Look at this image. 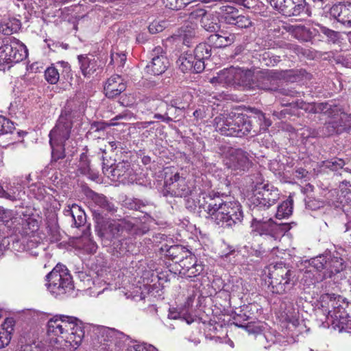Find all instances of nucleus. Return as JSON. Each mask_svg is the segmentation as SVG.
Returning a JSON list of instances; mask_svg holds the SVG:
<instances>
[{"mask_svg":"<svg viewBox=\"0 0 351 351\" xmlns=\"http://www.w3.org/2000/svg\"><path fill=\"white\" fill-rule=\"evenodd\" d=\"M162 250L166 251V255L171 261L175 263H179L180 266L184 263V261L193 255L185 247L180 245H171L167 249L162 247Z\"/></svg>","mask_w":351,"mask_h":351,"instance_id":"nucleus-24","label":"nucleus"},{"mask_svg":"<svg viewBox=\"0 0 351 351\" xmlns=\"http://www.w3.org/2000/svg\"><path fill=\"white\" fill-rule=\"evenodd\" d=\"M281 47L289 50L290 51L294 53L295 54L299 56L300 53H303L302 48L297 45H294L292 43H285L281 45Z\"/></svg>","mask_w":351,"mask_h":351,"instance_id":"nucleus-56","label":"nucleus"},{"mask_svg":"<svg viewBox=\"0 0 351 351\" xmlns=\"http://www.w3.org/2000/svg\"><path fill=\"white\" fill-rule=\"evenodd\" d=\"M221 20L226 24L233 25L239 15V10L232 6L220 8Z\"/></svg>","mask_w":351,"mask_h":351,"instance_id":"nucleus-33","label":"nucleus"},{"mask_svg":"<svg viewBox=\"0 0 351 351\" xmlns=\"http://www.w3.org/2000/svg\"><path fill=\"white\" fill-rule=\"evenodd\" d=\"M268 277L269 288L273 293L284 294L295 284L294 271L282 263L270 267Z\"/></svg>","mask_w":351,"mask_h":351,"instance_id":"nucleus-6","label":"nucleus"},{"mask_svg":"<svg viewBox=\"0 0 351 351\" xmlns=\"http://www.w3.org/2000/svg\"><path fill=\"white\" fill-rule=\"evenodd\" d=\"M343 239L346 242L351 243V222L346 224V229L343 234Z\"/></svg>","mask_w":351,"mask_h":351,"instance_id":"nucleus-64","label":"nucleus"},{"mask_svg":"<svg viewBox=\"0 0 351 351\" xmlns=\"http://www.w3.org/2000/svg\"><path fill=\"white\" fill-rule=\"evenodd\" d=\"M330 14L342 24L351 25V2L333 5L330 9Z\"/></svg>","mask_w":351,"mask_h":351,"instance_id":"nucleus-21","label":"nucleus"},{"mask_svg":"<svg viewBox=\"0 0 351 351\" xmlns=\"http://www.w3.org/2000/svg\"><path fill=\"white\" fill-rule=\"evenodd\" d=\"M233 25L239 28H247L252 25V22L248 17L239 14Z\"/></svg>","mask_w":351,"mask_h":351,"instance_id":"nucleus-50","label":"nucleus"},{"mask_svg":"<svg viewBox=\"0 0 351 351\" xmlns=\"http://www.w3.org/2000/svg\"><path fill=\"white\" fill-rule=\"evenodd\" d=\"M284 313L286 315V319L290 322H292L293 325H296L298 322L297 318V312L293 308V304L289 303V306L285 308Z\"/></svg>","mask_w":351,"mask_h":351,"instance_id":"nucleus-48","label":"nucleus"},{"mask_svg":"<svg viewBox=\"0 0 351 351\" xmlns=\"http://www.w3.org/2000/svg\"><path fill=\"white\" fill-rule=\"evenodd\" d=\"M179 68L183 73L192 72L199 73L205 69L206 64L197 59L195 54L186 53L182 55L179 59Z\"/></svg>","mask_w":351,"mask_h":351,"instance_id":"nucleus-18","label":"nucleus"},{"mask_svg":"<svg viewBox=\"0 0 351 351\" xmlns=\"http://www.w3.org/2000/svg\"><path fill=\"white\" fill-rule=\"evenodd\" d=\"M280 198L278 189L270 184H257L254 191L251 202L256 207L267 209L275 204Z\"/></svg>","mask_w":351,"mask_h":351,"instance_id":"nucleus-9","label":"nucleus"},{"mask_svg":"<svg viewBox=\"0 0 351 351\" xmlns=\"http://www.w3.org/2000/svg\"><path fill=\"white\" fill-rule=\"evenodd\" d=\"M295 106L306 111L313 112L314 113L321 112L328 115L332 114L330 112V110H332V105L328 103H320L316 105H312L311 104H306L302 100H297L295 101Z\"/></svg>","mask_w":351,"mask_h":351,"instance_id":"nucleus-28","label":"nucleus"},{"mask_svg":"<svg viewBox=\"0 0 351 351\" xmlns=\"http://www.w3.org/2000/svg\"><path fill=\"white\" fill-rule=\"evenodd\" d=\"M239 328H245L249 333H256L258 332V328L255 327L254 325L251 324H247L246 325L239 324L238 323L235 324Z\"/></svg>","mask_w":351,"mask_h":351,"instance_id":"nucleus-62","label":"nucleus"},{"mask_svg":"<svg viewBox=\"0 0 351 351\" xmlns=\"http://www.w3.org/2000/svg\"><path fill=\"white\" fill-rule=\"evenodd\" d=\"M77 322L76 317L64 315H56L48 321L47 334L51 337L52 351H66L79 346L84 331Z\"/></svg>","mask_w":351,"mask_h":351,"instance_id":"nucleus-2","label":"nucleus"},{"mask_svg":"<svg viewBox=\"0 0 351 351\" xmlns=\"http://www.w3.org/2000/svg\"><path fill=\"white\" fill-rule=\"evenodd\" d=\"M5 198L12 202L21 199V191L18 189L5 190Z\"/></svg>","mask_w":351,"mask_h":351,"instance_id":"nucleus-51","label":"nucleus"},{"mask_svg":"<svg viewBox=\"0 0 351 351\" xmlns=\"http://www.w3.org/2000/svg\"><path fill=\"white\" fill-rule=\"evenodd\" d=\"M348 256V254H340L336 252V254H327L326 271L330 276L332 274L339 273L345 268L344 261L342 256Z\"/></svg>","mask_w":351,"mask_h":351,"instance_id":"nucleus-26","label":"nucleus"},{"mask_svg":"<svg viewBox=\"0 0 351 351\" xmlns=\"http://www.w3.org/2000/svg\"><path fill=\"white\" fill-rule=\"evenodd\" d=\"M127 351H151V350L143 344H133L128 347Z\"/></svg>","mask_w":351,"mask_h":351,"instance_id":"nucleus-61","label":"nucleus"},{"mask_svg":"<svg viewBox=\"0 0 351 351\" xmlns=\"http://www.w3.org/2000/svg\"><path fill=\"white\" fill-rule=\"evenodd\" d=\"M219 34L220 43L222 44L221 48L231 45L236 40V36L234 34L221 32Z\"/></svg>","mask_w":351,"mask_h":351,"instance_id":"nucleus-45","label":"nucleus"},{"mask_svg":"<svg viewBox=\"0 0 351 351\" xmlns=\"http://www.w3.org/2000/svg\"><path fill=\"white\" fill-rule=\"evenodd\" d=\"M154 105L153 112H155L154 117L160 119L165 123H169L173 121V119L169 115L171 114L170 111L173 108H180L177 106V102L175 100L171 101L170 104H169L162 99H156Z\"/></svg>","mask_w":351,"mask_h":351,"instance_id":"nucleus-20","label":"nucleus"},{"mask_svg":"<svg viewBox=\"0 0 351 351\" xmlns=\"http://www.w3.org/2000/svg\"><path fill=\"white\" fill-rule=\"evenodd\" d=\"M243 75V71L241 69L230 67L218 72L217 76L210 80V82L230 86L235 83H239Z\"/></svg>","mask_w":351,"mask_h":351,"instance_id":"nucleus-17","label":"nucleus"},{"mask_svg":"<svg viewBox=\"0 0 351 351\" xmlns=\"http://www.w3.org/2000/svg\"><path fill=\"white\" fill-rule=\"evenodd\" d=\"M47 286L53 295H62L73 289L71 276L68 269L62 265H57L46 276Z\"/></svg>","mask_w":351,"mask_h":351,"instance_id":"nucleus-8","label":"nucleus"},{"mask_svg":"<svg viewBox=\"0 0 351 351\" xmlns=\"http://www.w3.org/2000/svg\"><path fill=\"white\" fill-rule=\"evenodd\" d=\"M45 79L51 84H56L60 79L59 69L52 64L45 71Z\"/></svg>","mask_w":351,"mask_h":351,"instance_id":"nucleus-41","label":"nucleus"},{"mask_svg":"<svg viewBox=\"0 0 351 351\" xmlns=\"http://www.w3.org/2000/svg\"><path fill=\"white\" fill-rule=\"evenodd\" d=\"M346 165L345 161L343 159L335 158L330 160H326L323 162V167L328 168L332 171H337Z\"/></svg>","mask_w":351,"mask_h":351,"instance_id":"nucleus-43","label":"nucleus"},{"mask_svg":"<svg viewBox=\"0 0 351 351\" xmlns=\"http://www.w3.org/2000/svg\"><path fill=\"white\" fill-rule=\"evenodd\" d=\"M288 32L293 33L295 35V37L298 38V33H305L307 32V29L303 25H289L287 27Z\"/></svg>","mask_w":351,"mask_h":351,"instance_id":"nucleus-58","label":"nucleus"},{"mask_svg":"<svg viewBox=\"0 0 351 351\" xmlns=\"http://www.w3.org/2000/svg\"><path fill=\"white\" fill-rule=\"evenodd\" d=\"M122 117H123L121 115H117L113 119H112L111 122L109 123H106L103 121H94L90 124L88 134L95 138H100L101 136H104L106 134L105 130L106 128L116 125L117 123L114 122V120H118Z\"/></svg>","mask_w":351,"mask_h":351,"instance_id":"nucleus-29","label":"nucleus"},{"mask_svg":"<svg viewBox=\"0 0 351 351\" xmlns=\"http://www.w3.org/2000/svg\"><path fill=\"white\" fill-rule=\"evenodd\" d=\"M126 88L123 80L119 75H114L108 79L105 86L104 92L108 98H114L120 95Z\"/></svg>","mask_w":351,"mask_h":351,"instance_id":"nucleus-23","label":"nucleus"},{"mask_svg":"<svg viewBox=\"0 0 351 351\" xmlns=\"http://www.w3.org/2000/svg\"><path fill=\"white\" fill-rule=\"evenodd\" d=\"M198 206L204 209L212 221L223 228L240 225L243 220L239 202L228 200L226 196L218 192L202 193L198 199Z\"/></svg>","mask_w":351,"mask_h":351,"instance_id":"nucleus-1","label":"nucleus"},{"mask_svg":"<svg viewBox=\"0 0 351 351\" xmlns=\"http://www.w3.org/2000/svg\"><path fill=\"white\" fill-rule=\"evenodd\" d=\"M12 330V321L7 319L0 327V348H3L9 344Z\"/></svg>","mask_w":351,"mask_h":351,"instance_id":"nucleus-32","label":"nucleus"},{"mask_svg":"<svg viewBox=\"0 0 351 351\" xmlns=\"http://www.w3.org/2000/svg\"><path fill=\"white\" fill-rule=\"evenodd\" d=\"M83 75L89 77L100 66L99 61L93 56L80 55L77 57Z\"/></svg>","mask_w":351,"mask_h":351,"instance_id":"nucleus-25","label":"nucleus"},{"mask_svg":"<svg viewBox=\"0 0 351 351\" xmlns=\"http://www.w3.org/2000/svg\"><path fill=\"white\" fill-rule=\"evenodd\" d=\"M82 248L88 254H94L96 252L97 245L91 239L88 237H84L82 239Z\"/></svg>","mask_w":351,"mask_h":351,"instance_id":"nucleus-46","label":"nucleus"},{"mask_svg":"<svg viewBox=\"0 0 351 351\" xmlns=\"http://www.w3.org/2000/svg\"><path fill=\"white\" fill-rule=\"evenodd\" d=\"M166 7L171 10H180L184 7L189 2L185 0H163Z\"/></svg>","mask_w":351,"mask_h":351,"instance_id":"nucleus-49","label":"nucleus"},{"mask_svg":"<svg viewBox=\"0 0 351 351\" xmlns=\"http://www.w3.org/2000/svg\"><path fill=\"white\" fill-rule=\"evenodd\" d=\"M101 227L104 230L102 234H109L112 238L119 237L123 232L122 226H121L119 220L108 221L105 226H103L101 224Z\"/></svg>","mask_w":351,"mask_h":351,"instance_id":"nucleus-34","label":"nucleus"},{"mask_svg":"<svg viewBox=\"0 0 351 351\" xmlns=\"http://www.w3.org/2000/svg\"><path fill=\"white\" fill-rule=\"evenodd\" d=\"M0 119L1 120L0 134H12L15 130L14 123L3 116Z\"/></svg>","mask_w":351,"mask_h":351,"instance_id":"nucleus-47","label":"nucleus"},{"mask_svg":"<svg viewBox=\"0 0 351 351\" xmlns=\"http://www.w3.org/2000/svg\"><path fill=\"white\" fill-rule=\"evenodd\" d=\"M293 200L290 197L278 206L276 217L278 219L289 217L293 212Z\"/></svg>","mask_w":351,"mask_h":351,"instance_id":"nucleus-38","label":"nucleus"},{"mask_svg":"<svg viewBox=\"0 0 351 351\" xmlns=\"http://www.w3.org/2000/svg\"><path fill=\"white\" fill-rule=\"evenodd\" d=\"M130 169V164L128 161H121L114 165H108L103 162V173L113 181H117L120 178L128 176Z\"/></svg>","mask_w":351,"mask_h":351,"instance_id":"nucleus-19","label":"nucleus"},{"mask_svg":"<svg viewBox=\"0 0 351 351\" xmlns=\"http://www.w3.org/2000/svg\"><path fill=\"white\" fill-rule=\"evenodd\" d=\"M52 149L51 158L52 160L57 161L59 159L65 157L64 144H53L50 145Z\"/></svg>","mask_w":351,"mask_h":351,"instance_id":"nucleus-44","label":"nucleus"},{"mask_svg":"<svg viewBox=\"0 0 351 351\" xmlns=\"http://www.w3.org/2000/svg\"><path fill=\"white\" fill-rule=\"evenodd\" d=\"M201 25L204 29L210 32H215L220 27L217 18L213 14L208 12L204 17L202 18Z\"/></svg>","mask_w":351,"mask_h":351,"instance_id":"nucleus-35","label":"nucleus"},{"mask_svg":"<svg viewBox=\"0 0 351 351\" xmlns=\"http://www.w3.org/2000/svg\"><path fill=\"white\" fill-rule=\"evenodd\" d=\"M122 230L132 234H138V220L136 219H119Z\"/></svg>","mask_w":351,"mask_h":351,"instance_id":"nucleus-42","label":"nucleus"},{"mask_svg":"<svg viewBox=\"0 0 351 351\" xmlns=\"http://www.w3.org/2000/svg\"><path fill=\"white\" fill-rule=\"evenodd\" d=\"M320 305L328 320L340 332L351 329V303L340 295L324 293L320 296Z\"/></svg>","mask_w":351,"mask_h":351,"instance_id":"nucleus-4","label":"nucleus"},{"mask_svg":"<svg viewBox=\"0 0 351 351\" xmlns=\"http://www.w3.org/2000/svg\"><path fill=\"white\" fill-rule=\"evenodd\" d=\"M71 212V218L73 225L76 228L84 226L86 221V216L82 208L77 204H73Z\"/></svg>","mask_w":351,"mask_h":351,"instance_id":"nucleus-36","label":"nucleus"},{"mask_svg":"<svg viewBox=\"0 0 351 351\" xmlns=\"http://www.w3.org/2000/svg\"><path fill=\"white\" fill-rule=\"evenodd\" d=\"M39 245L40 243L36 239H29L26 242L25 248L33 255L37 256L39 252L36 250V248Z\"/></svg>","mask_w":351,"mask_h":351,"instance_id":"nucleus-54","label":"nucleus"},{"mask_svg":"<svg viewBox=\"0 0 351 351\" xmlns=\"http://www.w3.org/2000/svg\"><path fill=\"white\" fill-rule=\"evenodd\" d=\"M332 113L330 116H335L336 114H338L339 113V119L338 121L335 120L338 125H346L345 131L350 128V122L351 121V115L348 114L345 112H341V109L337 106H332V110H330Z\"/></svg>","mask_w":351,"mask_h":351,"instance_id":"nucleus-40","label":"nucleus"},{"mask_svg":"<svg viewBox=\"0 0 351 351\" xmlns=\"http://www.w3.org/2000/svg\"><path fill=\"white\" fill-rule=\"evenodd\" d=\"M280 95H285V96H289L292 97H299L300 96L301 93L300 92L296 91L294 89L289 88H278L277 90Z\"/></svg>","mask_w":351,"mask_h":351,"instance_id":"nucleus-59","label":"nucleus"},{"mask_svg":"<svg viewBox=\"0 0 351 351\" xmlns=\"http://www.w3.org/2000/svg\"><path fill=\"white\" fill-rule=\"evenodd\" d=\"M79 167L82 173L86 174L89 172V162L86 156L84 154L81 156Z\"/></svg>","mask_w":351,"mask_h":351,"instance_id":"nucleus-57","label":"nucleus"},{"mask_svg":"<svg viewBox=\"0 0 351 351\" xmlns=\"http://www.w3.org/2000/svg\"><path fill=\"white\" fill-rule=\"evenodd\" d=\"M327 261V254L318 256L312 258L311 260L310 269L306 270L304 278H311V274L314 270L317 271L325 270L326 271Z\"/></svg>","mask_w":351,"mask_h":351,"instance_id":"nucleus-31","label":"nucleus"},{"mask_svg":"<svg viewBox=\"0 0 351 351\" xmlns=\"http://www.w3.org/2000/svg\"><path fill=\"white\" fill-rule=\"evenodd\" d=\"M308 171L302 168V167H300V168H298L296 169H295L294 172H293V175L295 176V177L298 179H302V178H304L307 176L308 175Z\"/></svg>","mask_w":351,"mask_h":351,"instance_id":"nucleus-63","label":"nucleus"},{"mask_svg":"<svg viewBox=\"0 0 351 351\" xmlns=\"http://www.w3.org/2000/svg\"><path fill=\"white\" fill-rule=\"evenodd\" d=\"M211 46L206 43H199L194 50V54L199 60L205 63V60L211 56Z\"/></svg>","mask_w":351,"mask_h":351,"instance_id":"nucleus-39","label":"nucleus"},{"mask_svg":"<svg viewBox=\"0 0 351 351\" xmlns=\"http://www.w3.org/2000/svg\"><path fill=\"white\" fill-rule=\"evenodd\" d=\"M346 125H338L335 120L326 123L322 128L320 132H315L313 136H326L332 135L335 133L339 134L345 131Z\"/></svg>","mask_w":351,"mask_h":351,"instance_id":"nucleus-30","label":"nucleus"},{"mask_svg":"<svg viewBox=\"0 0 351 351\" xmlns=\"http://www.w3.org/2000/svg\"><path fill=\"white\" fill-rule=\"evenodd\" d=\"M255 116L248 117L243 113H223L217 116L213 121L216 131L221 134L230 136L242 137L243 136L257 134L254 128V119H258L265 129L271 125V122L265 117L261 111L254 109Z\"/></svg>","mask_w":351,"mask_h":351,"instance_id":"nucleus-3","label":"nucleus"},{"mask_svg":"<svg viewBox=\"0 0 351 351\" xmlns=\"http://www.w3.org/2000/svg\"><path fill=\"white\" fill-rule=\"evenodd\" d=\"M165 21H154L148 27L149 32L152 34L160 32L165 29Z\"/></svg>","mask_w":351,"mask_h":351,"instance_id":"nucleus-52","label":"nucleus"},{"mask_svg":"<svg viewBox=\"0 0 351 351\" xmlns=\"http://www.w3.org/2000/svg\"><path fill=\"white\" fill-rule=\"evenodd\" d=\"M207 14V12L202 8H196L191 12L189 14V17L191 20H200V23L202 22V19L204 16Z\"/></svg>","mask_w":351,"mask_h":351,"instance_id":"nucleus-55","label":"nucleus"},{"mask_svg":"<svg viewBox=\"0 0 351 351\" xmlns=\"http://www.w3.org/2000/svg\"><path fill=\"white\" fill-rule=\"evenodd\" d=\"M252 230L260 235H269L274 239L278 238L289 230L287 223H278L271 218L268 220H258L254 218L251 223Z\"/></svg>","mask_w":351,"mask_h":351,"instance_id":"nucleus-11","label":"nucleus"},{"mask_svg":"<svg viewBox=\"0 0 351 351\" xmlns=\"http://www.w3.org/2000/svg\"><path fill=\"white\" fill-rule=\"evenodd\" d=\"M27 49L14 37L0 40V66L17 63L27 57Z\"/></svg>","mask_w":351,"mask_h":351,"instance_id":"nucleus-7","label":"nucleus"},{"mask_svg":"<svg viewBox=\"0 0 351 351\" xmlns=\"http://www.w3.org/2000/svg\"><path fill=\"white\" fill-rule=\"evenodd\" d=\"M287 73L274 70L261 71L256 77V86L264 90L276 91L278 80L285 77Z\"/></svg>","mask_w":351,"mask_h":351,"instance_id":"nucleus-14","label":"nucleus"},{"mask_svg":"<svg viewBox=\"0 0 351 351\" xmlns=\"http://www.w3.org/2000/svg\"><path fill=\"white\" fill-rule=\"evenodd\" d=\"M165 197H186L192 193V188L189 185L186 178L176 173L169 178H166L162 191Z\"/></svg>","mask_w":351,"mask_h":351,"instance_id":"nucleus-10","label":"nucleus"},{"mask_svg":"<svg viewBox=\"0 0 351 351\" xmlns=\"http://www.w3.org/2000/svg\"><path fill=\"white\" fill-rule=\"evenodd\" d=\"M80 118L78 111L65 108L49 134L50 145L64 143L70 137L73 123L80 121Z\"/></svg>","mask_w":351,"mask_h":351,"instance_id":"nucleus-5","label":"nucleus"},{"mask_svg":"<svg viewBox=\"0 0 351 351\" xmlns=\"http://www.w3.org/2000/svg\"><path fill=\"white\" fill-rule=\"evenodd\" d=\"M152 61L145 67L148 74L159 75L163 73L169 66V60L165 52L160 46L156 47L152 51Z\"/></svg>","mask_w":351,"mask_h":351,"instance_id":"nucleus-15","label":"nucleus"},{"mask_svg":"<svg viewBox=\"0 0 351 351\" xmlns=\"http://www.w3.org/2000/svg\"><path fill=\"white\" fill-rule=\"evenodd\" d=\"M208 40L210 44L213 45L216 48H221V43L219 40V34H211L208 38Z\"/></svg>","mask_w":351,"mask_h":351,"instance_id":"nucleus-60","label":"nucleus"},{"mask_svg":"<svg viewBox=\"0 0 351 351\" xmlns=\"http://www.w3.org/2000/svg\"><path fill=\"white\" fill-rule=\"evenodd\" d=\"M92 203L94 204L93 213L96 217V222L98 225L101 224L103 218L100 217V212H107L113 213L116 212L117 208L114 204L110 202L104 195L98 194L93 191L87 193Z\"/></svg>","mask_w":351,"mask_h":351,"instance_id":"nucleus-16","label":"nucleus"},{"mask_svg":"<svg viewBox=\"0 0 351 351\" xmlns=\"http://www.w3.org/2000/svg\"><path fill=\"white\" fill-rule=\"evenodd\" d=\"M271 6L286 16H300L306 10V0H270Z\"/></svg>","mask_w":351,"mask_h":351,"instance_id":"nucleus-12","label":"nucleus"},{"mask_svg":"<svg viewBox=\"0 0 351 351\" xmlns=\"http://www.w3.org/2000/svg\"><path fill=\"white\" fill-rule=\"evenodd\" d=\"M101 335L104 341V345L105 346V348L110 347L112 344L121 348L128 339V336L114 329H104L101 332Z\"/></svg>","mask_w":351,"mask_h":351,"instance_id":"nucleus-22","label":"nucleus"},{"mask_svg":"<svg viewBox=\"0 0 351 351\" xmlns=\"http://www.w3.org/2000/svg\"><path fill=\"white\" fill-rule=\"evenodd\" d=\"M126 60V56L124 53H112L111 54V62L117 64L119 67H123Z\"/></svg>","mask_w":351,"mask_h":351,"instance_id":"nucleus-53","label":"nucleus"},{"mask_svg":"<svg viewBox=\"0 0 351 351\" xmlns=\"http://www.w3.org/2000/svg\"><path fill=\"white\" fill-rule=\"evenodd\" d=\"M224 164L235 174L247 170L251 165L247 153L241 149L229 150L224 159Z\"/></svg>","mask_w":351,"mask_h":351,"instance_id":"nucleus-13","label":"nucleus"},{"mask_svg":"<svg viewBox=\"0 0 351 351\" xmlns=\"http://www.w3.org/2000/svg\"><path fill=\"white\" fill-rule=\"evenodd\" d=\"M21 21L15 18L4 22L0 25V32L4 35H11L18 32L21 28Z\"/></svg>","mask_w":351,"mask_h":351,"instance_id":"nucleus-37","label":"nucleus"},{"mask_svg":"<svg viewBox=\"0 0 351 351\" xmlns=\"http://www.w3.org/2000/svg\"><path fill=\"white\" fill-rule=\"evenodd\" d=\"M182 272L188 278H193L199 275L203 271V265L197 263L196 258L194 255L191 256L186 261H184L180 266Z\"/></svg>","mask_w":351,"mask_h":351,"instance_id":"nucleus-27","label":"nucleus"}]
</instances>
